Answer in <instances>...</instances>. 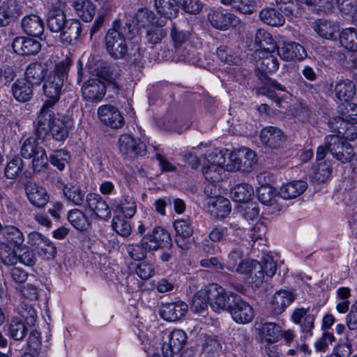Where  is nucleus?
<instances>
[{
    "label": "nucleus",
    "mask_w": 357,
    "mask_h": 357,
    "mask_svg": "<svg viewBox=\"0 0 357 357\" xmlns=\"http://www.w3.org/2000/svg\"><path fill=\"white\" fill-rule=\"evenodd\" d=\"M136 30L130 20H116L105 36V46L109 55L115 60L123 59L128 52L127 40H130Z\"/></svg>",
    "instance_id": "1"
},
{
    "label": "nucleus",
    "mask_w": 357,
    "mask_h": 357,
    "mask_svg": "<svg viewBox=\"0 0 357 357\" xmlns=\"http://www.w3.org/2000/svg\"><path fill=\"white\" fill-rule=\"evenodd\" d=\"M255 54L257 75L263 84V86L259 89V92L271 98H274L275 90L281 91L285 90L284 86L276 80L272 79L267 75V73H273L278 69V59L273 50H257Z\"/></svg>",
    "instance_id": "2"
},
{
    "label": "nucleus",
    "mask_w": 357,
    "mask_h": 357,
    "mask_svg": "<svg viewBox=\"0 0 357 357\" xmlns=\"http://www.w3.org/2000/svg\"><path fill=\"white\" fill-rule=\"evenodd\" d=\"M71 66V61L66 58L56 63L54 70L50 73L43 82V89L46 98L40 111L52 109L58 102L63 86L64 82L67 80L68 73Z\"/></svg>",
    "instance_id": "3"
},
{
    "label": "nucleus",
    "mask_w": 357,
    "mask_h": 357,
    "mask_svg": "<svg viewBox=\"0 0 357 357\" xmlns=\"http://www.w3.org/2000/svg\"><path fill=\"white\" fill-rule=\"evenodd\" d=\"M67 123L64 117H56L52 109L40 111L34 122V133L38 139L44 140L50 132L54 139L63 142L69 133Z\"/></svg>",
    "instance_id": "4"
},
{
    "label": "nucleus",
    "mask_w": 357,
    "mask_h": 357,
    "mask_svg": "<svg viewBox=\"0 0 357 357\" xmlns=\"http://www.w3.org/2000/svg\"><path fill=\"white\" fill-rule=\"evenodd\" d=\"M21 154L24 158H32V169L35 173L41 172L48 166V157L43 147L39 145L38 139L30 137L24 142Z\"/></svg>",
    "instance_id": "5"
},
{
    "label": "nucleus",
    "mask_w": 357,
    "mask_h": 357,
    "mask_svg": "<svg viewBox=\"0 0 357 357\" xmlns=\"http://www.w3.org/2000/svg\"><path fill=\"white\" fill-rule=\"evenodd\" d=\"M21 154L24 158H32V169L35 173L41 172L48 166V157L43 147L39 145L38 139L30 137L24 142Z\"/></svg>",
    "instance_id": "6"
},
{
    "label": "nucleus",
    "mask_w": 357,
    "mask_h": 357,
    "mask_svg": "<svg viewBox=\"0 0 357 357\" xmlns=\"http://www.w3.org/2000/svg\"><path fill=\"white\" fill-rule=\"evenodd\" d=\"M257 163L256 155L248 148L243 147L229 154V161L226 165L228 171L250 172Z\"/></svg>",
    "instance_id": "7"
},
{
    "label": "nucleus",
    "mask_w": 357,
    "mask_h": 357,
    "mask_svg": "<svg viewBox=\"0 0 357 357\" xmlns=\"http://www.w3.org/2000/svg\"><path fill=\"white\" fill-rule=\"evenodd\" d=\"M325 143L328 144L329 153L341 163L350 162L355 157L353 147L344 138L339 135L326 136Z\"/></svg>",
    "instance_id": "8"
},
{
    "label": "nucleus",
    "mask_w": 357,
    "mask_h": 357,
    "mask_svg": "<svg viewBox=\"0 0 357 357\" xmlns=\"http://www.w3.org/2000/svg\"><path fill=\"white\" fill-rule=\"evenodd\" d=\"M226 159L222 151H214L207 157V162L204 164L202 173L205 178L211 183L222 179V173Z\"/></svg>",
    "instance_id": "9"
},
{
    "label": "nucleus",
    "mask_w": 357,
    "mask_h": 357,
    "mask_svg": "<svg viewBox=\"0 0 357 357\" xmlns=\"http://www.w3.org/2000/svg\"><path fill=\"white\" fill-rule=\"evenodd\" d=\"M237 296V294L226 291L220 286L212 285L209 288V304L215 312L229 311Z\"/></svg>",
    "instance_id": "10"
},
{
    "label": "nucleus",
    "mask_w": 357,
    "mask_h": 357,
    "mask_svg": "<svg viewBox=\"0 0 357 357\" xmlns=\"http://www.w3.org/2000/svg\"><path fill=\"white\" fill-rule=\"evenodd\" d=\"M340 115L331 122V128L338 134H343L344 128L342 125L357 123V105L353 102H345L340 106Z\"/></svg>",
    "instance_id": "11"
},
{
    "label": "nucleus",
    "mask_w": 357,
    "mask_h": 357,
    "mask_svg": "<svg viewBox=\"0 0 357 357\" xmlns=\"http://www.w3.org/2000/svg\"><path fill=\"white\" fill-rule=\"evenodd\" d=\"M148 241L149 251H155L159 249L169 250L172 247V241L169 233L161 227H155L151 231L144 236Z\"/></svg>",
    "instance_id": "12"
},
{
    "label": "nucleus",
    "mask_w": 357,
    "mask_h": 357,
    "mask_svg": "<svg viewBox=\"0 0 357 357\" xmlns=\"http://www.w3.org/2000/svg\"><path fill=\"white\" fill-rule=\"evenodd\" d=\"M229 312L232 319L238 324L249 323L254 317L252 306L239 295L234 300Z\"/></svg>",
    "instance_id": "13"
},
{
    "label": "nucleus",
    "mask_w": 357,
    "mask_h": 357,
    "mask_svg": "<svg viewBox=\"0 0 357 357\" xmlns=\"http://www.w3.org/2000/svg\"><path fill=\"white\" fill-rule=\"evenodd\" d=\"M106 91L105 83L97 79L88 80L82 88L84 99L92 103L100 102L105 96Z\"/></svg>",
    "instance_id": "14"
},
{
    "label": "nucleus",
    "mask_w": 357,
    "mask_h": 357,
    "mask_svg": "<svg viewBox=\"0 0 357 357\" xmlns=\"http://www.w3.org/2000/svg\"><path fill=\"white\" fill-rule=\"evenodd\" d=\"M187 340L185 333L180 329L172 331L168 335V342L164 343L162 350L164 357H173L178 354Z\"/></svg>",
    "instance_id": "15"
},
{
    "label": "nucleus",
    "mask_w": 357,
    "mask_h": 357,
    "mask_svg": "<svg viewBox=\"0 0 357 357\" xmlns=\"http://www.w3.org/2000/svg\"><path fill=\"white\" fill-rule=\"evenodd\" d=\"M260 139L267 147L279 149L283 147L287 137L281 129L275 126H268L262 129Z\"/></svg>",
    "instance_id": "16"
},
{
    "label": "nucleus",
    "mask_w": 357,
    "mask_h": 357,
    "mask_svg": "<svg viewBox=\"0 0 357 357\" xmlns=\"http://www.w3.org/2000/svg\"><path fill=\"white\" fill-rule=\"evenodd\" d=\"M174 227L176 231L175 243L177 246L183 250H189L193 234V229L189 222L184 219L176 220L174 223Z\"/></svg>",
    "instance_id": "17"
},
{
    "label": "nucleus",
    "mask_w": 357,
    "mask_h": 357,
    "mask_svg": "<svg viewBox=\"0 0 357 357\" xmlns=\"http://www.w3.org/2000/svg\"><path fill=\"white\" fill-rule=\"evenodd\" d=\"M98 114L100 121L112 128H120L124 125V119L121 112L111 105L100 106Z\"/></svg>",
    "instance_id": "18"
},
{
    "label": "nucleus",
    "mask_w": 357,
    "mask_h": 357,
    "mask_svg": "<svg viewBox=\"0 0 357 357\" xmlns=\"http://www.w3.org/2000/svg\"><path fill=\"white\" fill-rule=\"evenodd\" d=\"M188 310V305L183 301L162 303L160 307V315L166 321H176L182 319Z\"/></svg>",
    "instance_id": "19"
},
{
    "label": "nucleus",
    "mask_w": 357,
    "mask_h": 357,
    "mask_svg": "<svg viewBox=\"0 0 357 357\" xmlns=\"http://www.w3.org/2000/svg\"><path fill=\"white\" fill-rule=\"evenodd\" d=\"M12 47L15 53L23 56L36 55L41 50V44L38 40L24 36L15 38Z\"/></svg>",
    "instance_id": "20"
},
{
    "label": "nucleus",
    "mask_w": 357,
    "mask_h": 357,
    "mask_svg": "<svg viewBox=\"0 0 357 357\" xmlns=\"http://www.w3.org/2000/svg\"><path fill=\"white\" fill-rule=\"evenodd\" d=\"M119 149L126 155H143L146 153V145L130 135H122L119 139Z\"/></svg>",
    "instance_id": "21"
},
{
    "label": "nucleus",
    "mask_w": 357,
    "mask_h": 357,
    "mask_svg": "<svg viewBox=\"0 0 357 357\" xmlns=\"http://www.w3.org/2000/svg\"><path fill=\"white\" fill-rule=\"evenodd\" d=\"M207 19L213 27L221 31L229 29L237 22L236 15L218 9L211 10L207 15Z\"/></svg>",
    "instance_id": "22"
},
{
    "label": "nucleus",
    "mask_w": 357,
    "mask_h": 357,
    "mask_svg": "<svg viewBox=\"0 0 357 357\" xmlns=\"http://www.w3.org/2000/svg\"><path fill=\"white\" fill-rule=\"evenodd\" d=\"M90 74L111 82L114 79L115 67L107 61L93 57L88 64Z\"/></svg>",
    "instance_id": "23"
},
{
    "label": "nucleus",
    "mask_w": 357,
    "mask_h": 357,
    "mask_svg": "<svg viewBox=\"0 0 357 357\" xmlns=\"http://www.w3.org/2000/svg\"><path fill=\"white\" fill-rule=\"evenodd\" d=\"M88 208L100 219L107 220L111 216V210L107 202L95 193H89L86 197Z\"/></svg>",
    "instance_id": "24"
},
{
    "label": "nucleus",
    "mask_w": 357,
    "mask_h": 357,
    "mask_svg": "<svg viewBox=\"0 0 357 357\" xmlns=\"http://www.w3.org/2000/svg\"><path fill=\"white\" fill-rule=\"evenodd\" d=\"M25 192L29 201L35 206H45L49 199L46 190L33 181H27L24 185Z\"/></svg>",
    "instance_id": "25"
},
{
    "label": "nucleus",
    "mask_w": 357,
    "mask_h": 357,
    "mask_svg": "<svg viewBox=\"0 0 357 357\" xmlns=\"http://www.w3.org/2000/svg\"><path fill=\"white\" fill-rule=\"evenodd\" d=\"M294 294L287 290L277 291L272 297L269 303L270 313L273 316L282 314L285 309L294 301Z\"/></svg>",
    "instance_id": "26"
},
{
    "label": "nucleus",
    "mask_w": 357,
    "mask_h": 357,
    "mask_svg": "<svg viewBox=\"0 0 357 357\" xmlns=\"http://www.w3.org/2000/svg\"><path fill=\"white\" fill-rule=\"evenodd\" d=\"M62 3L59 2L57 6L50 9L47 13V26L53 33H59L68 22V19L62 9Z\"/></svg>",
    "instance_id": "27"
},
{
    "label": "nucleus",
    "mask_w": 357,
    "mask_h": 357,
    "mask_svg": "<svg viewBox=\"0 0 357 357\" xmlns=\"http://www.w3.org/2000/svg\"><path fill=\"white\" fill-rule=\"evenodd\" d=\"M61 31L59 32L60 41L66 45L76 43L82 33V24L77 20L68 19Z\"/></svg>",
    "instance_id": "28"
},
{
    "label": "nucleus",
    "mask_w": 357,
    "mask_h": 357,
    "mask_svg": "<svg viewBox=\"0 0 357 357\" xmlns=\"http://www.w3.org/2000/svg\"><path fill=\"white\" fill-rule=\"evenodd\" d=\"M277 54L285 61L302 60L307 56L303 45L296 42L284 43L278 48Z\"/></svg>",
    "instance_id": "29"
},
{
    "label": "nucleus",
    "mask_w": 357,
    "mask_h": 357,
    "mask_svg": "<svg viewBox=\"0 0 357 357\" xmlns=\"http://www.w3.org/2000/svg\"><path fill=\"white\" fill-rule=\"evenodd\" d=\"M312 27L321 38L327 40H335L337 38L339 26L335 22L319 19L312 23Z\"/></svg>",
    "instance_id": "30"
},
{
    "label": "nucleus",
    "mask_w": 357,
    "mask_h": 357,
    "mask_svg": "<svg viewBox=\"0 0 357 357\" xmlns=\"http://www.w3.org/2000/svg\"><path fill=\"white\" fill-rule=\"evenodd\" d=\"M207 204L208 212L217 218H224L231 211L229 200L221 196L208 197Z\"/></svg>",
    "instance_id": "31"
},
{
    "label": "nucleus",
    "mask_w": 357,
    "mask_h": 357,
    "mask_svg": "<svg viewBox=\"0 0 357 357\" xmlns=\"http://www.w3.org/2000/svg\"><path fill=\"white\" fill-rule=\"evenodd\" d=\"M47 68L40 62L30 63L25 71V79L32 86H38L45 79Z\"/></svg>",
    "instance_id": "32"
},
{
    "label": "nucleus",
    "mask_w": 357,
    "mask_h": 357,
    "mask_svg": "<svg viewBox=\"0 0 357 357\" xmlns=\"http://www.w3.org/2000/svg\"><path fill=\"white\" fill-rule=\"evenodd\" d=\"M23 31L29 36L39 37L44 31V22L37 15L24 16L21 22Z\"/></svg>",
    "instance_id": "33"
},
{
    "label": "nucleus",
    "mask_w": 357,
    "mask_h": 357,
    "mask_svg": "<svg viewBox=\"0 0 357 357\" xmlns=\"http://www.w3.org/2000/svg\"><path fill=\"white\" fill-rule=\"evenodd\" d=\"M33 90V86L23 79H17L11 88L13 97L22 102H27L32 98Z\"/></svg>",
    "instance_id": "34"
},
{
    "label": "nucleus",
    "mask_w": 357,
    "mask_h": 357,
    "mask_svg": "<svg viewBox=\"0 0 357 357\" xmlns=\"http://www.w3.org/2000/svg\"><path fill=\"white\" fill-rule=\"evenodd\" d=\"M259 17L262 22L272 26H280L285 22V18L280 10L274 8H263L259 12Z\"/></svg>",
    "instance_id": "35"
},
{
    "label": "nucleus",
    "mask_w": 357,
    "mask_h": 357,
    "mask_svg": "<svg viewBox=\"0 0 357 357\" xmlns=\"http://www.w3.org/2000/svg\"><path fill=\"white\" fill-rule=\"evenodd\" d=\"M259 0H221V3L242 14L250 15L257 11Z\"/></svg>",
    "instance_id": "36"
},
{
    "label": "nucleus",
    "mask_w": 357,
    "mask_h": 357,
    "mask_svg": "<svg viewBox=\"0 0 357 357\" xmlns=\"http://www.w3.org/2000/svg\"><path fill=\"white\" fill-rule=\"evenodd\" d=\"M73 6L77 15L84 22H91L96 13V6L90 0H75Z\"/></svg>",
    "instance_id": "37"
},
{
    "label": "nucleus",
    "mask_w": 357,
    "mask_h": 357,
    "mask_svg": "<svg viewBox=\"0 0 357 357\" xmlns=\"http://www.w3.org/2000/svg\"><path fill=\"white\" fill-rule=\"evenodd\" d=\"M261 327L257 328L259 331V335L261 340L266 339L268 342L274 343L279 340L281 336V327L274 322H265L261 324Z\"/></svg>",
    "instance_id": "38"
},
{
    "label": "nucleus",
    "mask_w": 357,
    "mask_h": 357,
    "mask_svg": "<svg viewBox=\"0 0 357 357\" xmlns=\"http://www.w3.org/2000/svg\"><path fill=\"white\" fill-rule=\"evenodd\" d=\"M166 22V20H160L158 22H153L156 24L155 26L147 29L145 38L146 42L152 45L151 47L160 43L162 38L166 36L167 32L162 29V26L165 25Z\"/></svg>",
    "instance_id": "39"
},
{
    "label": "nucleus",
    "mask_w": 357,
    "mask_h": 357,
    "mask_svg": "<svg viewBox=\"0 0 357 357\" xmlns=\"http://www.w3.org/2000/svg\"><path fill=\"white\" fill-rule=\"evenodd\" d=\"M307 188V183L303 181H295L280 188V194L284 199H294L303 194Z\"/></svg>",
    "instance_id": "40"
},
{
    "label": "nucleus",
    "mask_w": 357,
    "mask_h": 357,
    "mask_svg": "<svg viewBox=\"0 0 357 357\" xmlns=\"http://www.w3.org/2000/svg\"><path fill=\"white\" fill-rule=\"evenodd\" d=\"M253 195V188L245 183L236 185L231 190V197L236 202H248Z\"/></svg>",
    "instance_id": "41"
},
{
    "label": "nucleus",
    "mask_w": 357,
    "mask_h": 357,
    "mask_svg": "<svg viewBox=\"0 0 357 357\" xmlns=\"http://www.w3.org/2000/svg\"><path fill=\"white\" fill-rule=\"evenodd\" d=\"M3 236L7 243L13 245V248L17 249H20L24 241L23 233L13 225H4Z\"/></svg>",
    "instance_id": "42"
},
{
    "label": "nucleus",
    "mask_w": 357,
    "mask_h": 357,
    "mask_svg": "<svg viewBox=\"0 0 357 357\" xmlns=\"http://www.w3.org/2000/svg\"><path fill=\"white\" fill-rule=\"evenodd\" d=\"M335 96L340 100L348 102L355 94V86L349 79L340 80L335 86Z\"/></svg>",
    "instance_id": "43"
},
{
    "label": "nucleus",
    "mask_w": 357,
    "mask_h": 357,
    "mask_svg": "<svg viewBox=\"0 0 357 357\" xmlns=\"http://www.w3.org/2000/svg\"><path fill=\"white\" fill-rule=\"evenodd\" d=\"M63 192L65 197L75 205L81 206L86 202L85 192L77 185L68 183L64 185Z\"/></svg>",
    "instance_id": "44"
},
{
    "label": "nucleus",
    "mask_w": 357,
    "mask_h": 357,
    "mask_svg": "<svg viewBox=\"0 0 357 357\" xmlns=\"http://www.w3.org/2000/svg\"><path fill=\"white\" fill-rule=\"evenodd\" d=\"M155 6L157 11L166 17H175L178 13L177 0H155Z\"/></svg>",
    "instance_id": "45"
},
{
    "label": "nucleus",
    "mask_w": 357,
    "mask_h": 357,
    "mask_svg": "<svg viewBox=\"0 0 357 357\" xmlns=\"http://www.w3.org/2000/svg\"><path fill=\"white\" fill-rule=\"evenodd\" d=\"M342 47L350 51H357V29L349 28L344 29L337 36Z\"/></svg>",
    "instance_id": "46"
},
{
    "label": "nucleus",
    "mask_w": 357,
    "mask_h": 357,
    "mask_svg": "<svg viewBox=\"0 0 357 357\" xmlns=\"http://www.w3.org/2000/svg\"><path fill=\"white\" fill-rule=\"evenodd\" d=\"M254 42L256 47L259 48V50H274L275 47V40L269 32L263 29L257 30Z\"/></svg>",
    "instance_id": "47"
},
{
    "label": "nucleus",
    "mask_w": 357,
    "mask_h": 357,
    "mask_svg": "<svg viewBox=\"0 0 357 357\" xmlns=\"http://www.w3.org/2000/svg\"><path fill=\"white\" fill-rule=\"evenodd\" d=\"M28 328L20 317L12 318L9 325V335L15 340H22L27 334Z\"/></svg>",
    "instance_id": "48"
},
{
    "label": "nucleus",
    "mask_w": 357,
    "mask_h": 357,
    "mask_svg": "<svg viewBox=\"0 0 357 357\" xmlns=\"http://www.w3.org/2000/svg\"><path fill=\"white\" fill-rule=\"evenodd\" d=\"M228 243H234L235 247L232 248L229 252L225 266L229 271L234 272L239 263L238 261L242 260L243 252L241 245L237 243L236 241H229Z\"/></svg>",
    "instance_id": "49"
},
{
    "label": "nucleus",
    "mask_w": 357,
    "mask_h": 357,
    "mask_svg": "<svg viewBox=\"0 0 357 357\" xmlns=\"http://www.w3.org/2000/svg\"><path fill=\"white\" fill-rule=\"evenodd\" d=\"M0 8L1 14L10 20H15L22 14V6L17 0H6Z\"/></svg>",
    "instance_id": "50"
},
{
    "label": "nucleus",
    "mask_w": 357,
    "mask_h": 357,
    "mask_svg": "<svg viewBox=\"0 0 357 357\" xmlns=\"http://www.w3.org/2000/svg\"><path fill=\"white\" fill-rule=\"evenodd\" d=\"M68 219L77 230L86 231L89 227L88 218L79 209H73L69 211Z\"/></svg>",
    "instance_id": "51"
},
{
    "label": "nucleus",
    "mask_w": 357,
    "mask_h": 357,
    "mask_svg": "<svg viewBox=\"0 0 357 357\" xmlns=\"http://www.w3.org/2000/svg\"><path fill=\"white\" fill-rule=\"evenodd\" d=\"M148 241H145L144 237L141 241L136 244H128L126 250L129 256L134 260H143L146 257V252L149 250Z\"/></svg>",
    "instance_id": "52"
},
{
    "label": "nucleus",
    "mask_w": 357,
    "mask_h": 357,
    "mask_svg": "<svg viewBox=\"0 0 357 357\" xmlns=\"http://www.w3.org/2000/svg\"><path fill=\"white\" fill-rule=\"evenodd\" d=\"M209 304V289L199 291L193 297L191 303V310L195 313L205 312Z\"/></svg>",
    "instance_id": "53"
},
{
    "label": "nucleus",
    "mask_w": 357,
    "mask_h": 357,
    "mask_svg": "<svg viewBox=\"0 0 357 357\" xmlns=\"http://www.w3.org/2000/svg\"><path fill=\"white\" fill-rule=\"evenodd\" d=\"M17 312L21 317L20 319L26 321V325L32 326L35 324L37 314L33 304L26 303L25 301L21 302L17 307Z\"/></svg>",
    "instance_id": "54"
},
{
    "label": "nucleus",
    "mask_w": 357,
    "mask_h": 357,
    "mask_svg": "<svg viewBox=\"0 0 357 357\" xmlns=\"http://www.w3.org/2000/svg\"><path fill=\"white\" fill-rule=\"evenodd\" d=\"M13 245L7 242H0V259L6 266H13L17 263V254Z\"/></svg>",
    "instance_id": "55"
},
{
    "label": "nucleus",
    "mask_w": 357,
    "mask_h": 357,
    "mask_svg": "<svg viewBox=\"0 0 357 357\" xmlns=\"http://www.w3.org/2000/svg\"><path fill=\"white\" fill-rule=\"evenodd\" d=\"M218 59L229 65H240L241 58L229 47L221 45L217 49Z\"/></svg>",
    "instance_id": "56"
},
{
    "label": "nucleus",
    "mask_w": 357,
    "mask_h": 357,
    "mask_svg": "<svg viewBox=\"0 0 357 357\" xmlns=\"http://www.w3.org/2000/svg\"><path fill=\"white\" fill-rule=\"evenodd\" d=\"M24 164L22 159L18 156L13 158L5 168V176L7 178L14 179L20 176L24 169Z\"/></svg>",
    "instance_id": "57"
},
{
    "label": "nucleus",
    "mask_w": 357,
    "mask_h": 357,
    "mask_svg": "<svg viewBox=\"0 0 357 357\" xmlns=\"http://www.w3.org/2000/svg\"><path fill=\"white\" fill-rule=\"evenodd\" d=\"M70 159L69 153L64 149H59L54 152L48 158L52 165L56 167L59 170L63 171L66 165L68 163Z\"/></svg>",
    "instance_id": "58"
},
{
    "label": "nucleus",
    "mask_w": 357,
    "mask_h": 357,
    "mask_svg": "<svg viewBox=\"0 0 357 357\" xmlns=\"http://www.w3.org/2000/svg\"><path fill=\"white\" fill-rule=\"evenodd\" d=\"M136 208L137 206L133 197L128 195L123 196L116 205V209L121 211L127 218H131L135 215Z\"/></svg>",
    "instance_id": "59"
},
{
    "label": "nucleus",
    "mask_w": 357,
    "mask_h": 357,
    "mask_svg": "<svg viewBox=\"0 0 357 357\" xmlns=\"http://www.w3.org/2000/svg\"><path fill=\"white\" fill-rule=\"evenodd\" d=\"M257 195L259 201L266 206L275 203V190L270 185H262L257 188Z\"/></svg>",
    "instance_id": "60"
},
{
    "label": "nucleus",
    "mask_w": 357,
    "mask_h": 357,
    "mask_svg": "<svg viewBox=\"0 0 357 357\" xmlns=\"http://www.w3.org/2000/svg\"><path fill=\"white\" fill-rule=\"evenodd\" d=\"M331 165L326 161L319 162L314 169L312 178L318 183H324L331 176Z\"/></svg>",
    "instance_id": "61"
},
{
    "label": "nucleus",
    "mask_w": 357,
    "mask_h": 357,
    "mask_svg": "<svg viewBox=\"0 0 357 357\" xmlns=\"http://www.w3.org/2000/svg\"><path fill=\"white\" fill-rule=\"evenodd\" d=\"M178 61L195 64L197 61V50L192 45H185L184 47L176 49Z\"/></svg>",
    "instance_id": "62"
},
{
    "label": "nucleus",
    "mask_w": 357,
    "mask_h": 357,
    "mask_svg": "<svg viewBox=\"0 0 357 357\" xmlns=\"http://www.w3.org/2000/svg\"><path fill=\"white\" fill-rule=\"evenodd\" d=\"M112 227L118 234L123 237L128 236L132 230L130 222L121 215L114 217Z\"/></svg>",
    "instance_id": "63"
},
{
    "label": "nucleus",
    "mask_w": 357,
    "mask_h": 357,
    "mask_svg": "<svg viewBox=\"0 0 357 357\" xmlns=\"http://www.w3.org/2000/svg\"><path fill=\"white\" fill-rule=\"evenodd\" d=\"M190 33L178 28L175 24H172L170 36L176 49L181 47L190 38Z\"/></svg>",
    "instance_id": "64"
}]
</instances>
